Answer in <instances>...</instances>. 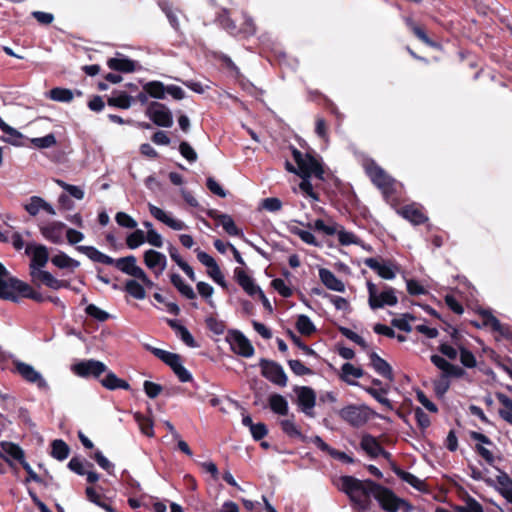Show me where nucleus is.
Wrapping results in <instances>:
<instances>
[{"mask_svg": "<svg viewBox=\"0 0 512 512\" xmlns=\"http://www.w3.org/2000/svg\"><path fill=\"white\" fill-rule=\"evenodd\" d=\"M280 426L282 431L291 438L300 439L302 442H307L308 438L302 434L300 428L296 425L294 421V415H291L290 418L283 419L280 421Z\"/></svg>", "mask_w": 512, "mask_h": 512, "instance_id": "obj_33", "label": "nucleus"}, {"mask_svg": "<svg viewBox=\"0 0 512 512\" xmlns=\"http://www.w3.org/2000/svg\"><path fill=\"white\" fill-rule=\"evenodd\" d=\"M85 312L89 316H91L101 322L106 321L109 318V314L106 311L100 309L99 307H97L94 304H89L86 307Z\"/></svg>", "mask_w": 512, "mask_h": 512, "instance_id": "obj_63", "label": "nucleus"}, {"mask_svg": "<svg viewBox=\"0 0 512 512\" xmlns=\"http://www.w3.org/2000/svg\"><path fill=\"white\" fill-rule=\"evenodd\" d=\"M496 397L502 408L499 409L500 417L512 425V399L503 393H497Z\"/></svg>", "mask_w": 512, "mask_h": 512, "instance_id": "obj_37", "label": "nucleus"}, {"mask_svg": "<svg viewBox=\"0 0 512 512\" xmlns=\"http://www.w3.org/2000/svg\"><path fill=\"white\" fill-rule=\"evenodd\" d=\"M49 98L53 101L69 103L73 100L74 94L70 89L56 87L49 91Z\"/></svg>", "mask_w": 512, "mask_h": 512, "instance_id": "obj_44", "label": "nucleus"}, {"mask_svg": "<svg viewBox=\"0 0 512 512\" xmlns=\"http://www.w3.org/2000/svg\"><path fill=\"white\" fill-rule=\"evenodd\" d=\"M226 341L229 343L234 353L246 358H250L254 355V347L240 331H229L226 336Z\"/></svg>", "mask_w": 512, "mask_h": 512, "instance_id": "obj_10", "label": "nucleus"}, {"mask_svg": "<svg viewBox=\"0 0 512 512\" xmlns=\"http://www.w3.org/2000/svg\"><path fill=\"white\" fill-rule=\"evenodd\" d=\"M480 316L482 318L483 325L490 327L494 332L499 333L501 336L509 338L511 332L508 326L501 324V322L492 315L489 311H481Z\"/></svg>", "mask_w": 512, "mask_h": 512, "instance_id": "obj_27", "label": "nucleus"}, {"mask_svg": "<svg viewBox=\"0 0 512 512\" xmlns=\"http://www.w3.org/2000/svg\"><path fill=\"white\" fill-rule=\"evenodd\" d=\"M69 452H70V449H69L68 445L63 440L57 439L52 442L51 455L55 459H57L59 461H63L69 456Z\"/></svg>", "mask_w": 512, "mask_h": 512, "instance_id": "obj_47", "label": "nucleus"}, {"mask_svg": "<svg viewBox=\"0 0 512 512\" xmlns=\"http://www.w3.org/2000/svg\"><path fill=\"white\" fill-rule=\"evenodd\" d=\"M208 276L222 288L227 287L225 277L217 263L207 269Z\"/></svg>", "mask_w": 512, "mask_h": 512, "instance_id": "obj_55", "label": "nucleus"}, {"mask_svg": "<svg viewBox=\"0 0 512 512\" xmlns=\"http://www.w3.org/2000/svg\"><path fill=\"white\" fill-rule=\"evenodd\" d=\"M114 265L117 269H119L122 273L137 278L138 275H141L143 269L137 265L136 257L133 255H129L126 257H122L119 259H114Z\"/></svg>", "mask_w": 512, "mask_h": 512, "instance_id": "obj_21", "label": "nucleus"}, {"mask_svg": "<svg viewBox=\"0 0 512 512\" xmlns=\"http://www.w3.org/2000/svg\"><path fill=\"white\" fill-rule=\"evenodd\" d=\"M24 209L30 216H36L40 211H44L49 215L54 216L56 211L54 207L39 196H32L29 198L27 203L23 205Z\"/></svg>", "mask_w": 512, "mask_h": 512, "instance_id": "obj_20", "label": "nucleus"}, {"mask_svg": "<svg viewBox=\"0 0 512 512\" xmlns=\"http://www.w3.org/2000/svg\"><path fill=\"white\" fill-rule=\"evenodd\" d=\"M398 213L413 225H420L427 221L426 215L416 204L406 205Z\"/></svg>", "mask_w": 512, "mask_h": 512, "instance_id": "obj_28", "label": "nucleus"}, {"mask_svg": "<svg viewBox=\"0 0 512 512\" xmlns=\"http://www.w3.org/2000/svg\"><path fill=\"white\" fill-rule=\"evenodd\" d=\"M198 293L206 300L208 305L212 308L215 307L214 300L212 299V295L214 293V288L206 283V282H198L196 285Z\"/></svg>", "mask_w": 512, "mask_h": 512, "instance_id": "obj_51", "label": "nucleus"}, {"mask_svg": "<svg viewBox=\"0 0 512 512\" xmlns=\"http://www.w3.org/2000/svg\"><path fill=\"white\" fill-rule=\"evenodd\" d=\"M13 365L15 371L28 383L35 384L40 390H48L49 386L42 374L38 372L32 365L14 360Z\"/></svg>", "mask_w": 512, "mask_h": 512, "instance_id": "obj_8", "label": "nucleus"}, {"mask_svg": "<svg viewBox=\"0 0 512 512\" xmlns=\"http://www.w3.org/2000/svg\"><path fill=\"white\" fill-rule=\"evenodd\" d=\"M261 374L270 382L280 387L287 385V375L281 365L274 361L261 359L259 362Z\"/></svg>", "mask_w": 512, "mask_h": 512, "instance_id": "obj_9", "label": "nucleus"}, {"mask_svg": "<svg viewBox=\"0 0 512 512\" xmlns=\"http://www.w3.org/2000/svg\"><path fill=\"white\" fill-rule=\"evenodd\" d=\"M133 98L125 92L112 95L108 99V105L121 109H128L132 104Z\"/></svg>", "mask_w": 512, "mask_h": 512, "instance_id": "obj_43", "label": "nucleus"}, {"mask_svg": "<svg viewBox=\"0 0 512 512\" xmlns=\"http://www.w3.org/2000/svg\"><path fill=\"white\" fill-rule=\"evenodd\" d=\"M125 291L137 300H143L146 297L144 286L136 280H128L125 283Z\"/></svg>", "mask_w": 512, "mask_h": 512, "instance_id": "obj_46", "label": "nucleus"}, {"mask_svg": "<svg viewBox=\"0 0 512 512\" xmlns=\"http://www.w3.org/2000/svg\"><path fill=\"white\" fill-rule=\"evenodd\" d=\"M148 209H149L150 214L155 219L164 223L169 228L176 230V231H180V230H183L186 228V225L183 221L173 218L172 216H170L168 213H166L161 208L149 203Z\"/></svg>", "mask_w": 512, "mask_h": 512, "instance_id": "obj_19", "label": "nucleus"}, {"mask_svg": "<svg viewBox=\"0 0 512 512\" xmlns=\"http://www.w3.org/2000/svg\"><path fill=\"white\" fill-rule=\"evenodd\" d=\"M72 370L80 377L92 376L97 378L107 370V367L101 361L90 359L73 365Z\"/></svg>", "mask_w": 512, "mask_h": 512, "instance_id": "obj_14", "label": "nucleus"}, {"mask_svg": "<svg viewBox=\"0 0 512 512\" xmlns=\"http://www.w3.org/2000/svg\"><path fill=\"white\" fill-rule=\"evenodd\" d=\"M0 457L8 462H10V459L21 462L25 458L24 451L20 446L7 441L0 443Z\"/></svg>", "mask_w": 512, "mask_h": 512, "instance_id": "obj_30", "label": "nucleus"}, {"mask_svg": "<svg viewBox=\"0 0 512 512\" xmlns=\"http://www.w3.org/2000/svg\"><path fill=\"white\" fill-rule=\"evenodd\" d=\"M292 156L297 164V175L300 177H316L324 179V170L321 163L309 153H302L292 147Z\"/></svg>", "mask_w": 512, "mask_h": 512, "instance_id": "obj_4", "label": "nucleus"}, {"mask_svg": "<svg viewBox=\"0 0 512 512\" xmlns=\"http://www.w3.org/2000/svg\"><path fill=\"white\" fill-rule=\"evenodd\" d=\"M396 475L403 480L404 482L411 485L413 488L424 491L426 489V484L423 480L415 476L414 474L410 472L403 471L401 469L395 470Z\"/></svg>", "mask_w": 512, "mask_h": 512, "instance_id": "obj_40", "label": "nucleus"}, {"mask_svg": "<svg viewBox=\"0 0 512 512\" xmlns=\"http://www.w3.org/2000/svg\"><path fill=\"white\" fill-rule=\"evenodd\" d=\"M290 232L294 235H297L306 244L317 245L316 238L310 231L302 230L297 227H291Z\"/></svg>", "mask_w": 512, "mask_h": 512, "instance_id": "obj_61", "label": "nucleus"}, {"mask_svg": "<svg viewBox=\"0 0 512 512\" xmlns=\"http://www.w3.org/2000/svg\"><path fill=\"white\" fill-rule=\"evenodd\" d=\"M0 130L6 135L4 140L12 145H19L20 140L23 135L16 130L15 128L8 125L1 117H0Z\"/></svg>", "mask_w": 512, "mask_h": 512, "instance_id": "obj_39", "label": "nucleus"}, {"mask_svg": "<svg viewBox=\"0 0 512 512\" xmlns=\"http://www.w3.org/2000/svg\"><path fill=\"white\" fill-rule=\"evenodd\" d=\"M367 174L372 182L383 192L388 198L394 191V180L385 173L378 165L371 163L366 168Z\"/></svg>", "mask_w": 512, "mask_h": 512, "instance_id": "obj_7", "label": "nucleus"}, {"mask_svg": "<svg viewBox=\"0 0 512 512\" xmlns=\"http://www.w3.org/2000/svg\"><path fill=\"white\" fill-rule=\"evenodd\" d=\"M431 362L447 376L448 378H462L465 375V370L458 365H454L440 355H432Z\"/></svg>", "mask_w": 512, "mask_h": 512, "instance_id": "obj_18", "label": "nucleus"}, {"mask_svg": "<svg viewBox=\"0 0 512 512\" xmlns=\"http://www.w3.org/2000/svg\"><path fill=\"white\" fill-rule=\"evenodd\" d=\"M76 249L79 252L86 255L90 260H92L94 262L102 263V264H106V265H112L114 263V259L112 257L102 253L101 251H99L98 249H96L93 246L81 245V246H77Z\"/></svg>", "mask_w": 512, "mask_h": 512, "instance_id": "obj_32", "label": "nucleus"}, {"mask_svg": "<svg viewBox=\"0 0 512 512\" xmlns=\"http://www.w3.org/2000/svg\"><path fill=\"white\" fill-rule=\"evenodd\" d=\"M30 275L34 283L43 284L53 290L69 287V282L55 278L46 270L37 269Z\"/></svg>", "mask_w": 512, "mask_h": 512, "instance_id": "obj_16", "label": "nucleus"}, {"mask_svg": "<svg viewBox=\"0 0 512 512\" xmlns=\"http://www.w3.org/2000/svg\"><path fill=\"white\" fill-rule=\"evenodd\" d=\"M234 278L241 288L249 295L254 296L260 291V287L255 284L254 279L249 276L245 270L236 267L234 269Z\"/></svg>", "mask_w": 512, "mask_h": 512, "instance_id": "obj_23", "label": "nucleus"}, {"mask_svg": "<svg viewBox=\"0 0 512 512\" xmlns=\"http://www.w3.org/2000/svg\"><path fill=\"white\" fill-rule=\"evenodd\" d=\"M217 219L227 234L231 236H239L241 234V231L237 228L230 215L220 214Z\"/></svg>", "mask_w": 512, "mask_h": 512, "instance_id": "obj_48", "label": "nucleus"}, {"mask_svg": "<svg viewBox=\"0 0 512 512\" xmlns=\"http://www.w3.org/2000/svg\"><path fill=\"white\" fill-rule=\"evenodd\" d=\"M51 262L59 269H76L79 267V261L71 258L64 252H59L51 258Z\"/></svg>", "mask_w": 512, "mask_h": 512, "instance_id": "obj_36", "label": "nucleus"}, {"mask_svg": "<svg viewBox=\"0 0 512 512\" xmlns=\"http://www.w3.org/2000/svg\"><path fill=\"white\" fill-rule=\"evenodd\" d=\"M25 253L31 256L30 273L45 267L49 260V253L46 246L42 244L29 243L25 247Z\"/></svg>", "mask_w": 512, "mask_h": 512, "instance_id": "obj_12", "label": "nucleus"}, {"mask_svg": "<svg viewBox=\"0 0 512 512\" xmlns=\"http://www.w3.org/2000/svg\"><path fill=\"white\" fill-rule=\"evenodd\" d=\"M374 414V411L365 404H350L339 411L340 418L354 428H360L367 424Z\"/></svg>", "mask_w": 512, "mask_h": 512, "instance_id": "obj_5", "label": "nucleus"}, {"mask_svg": "<svg viewBox=\"0 0 512 512\" xmlns=\"http://www.w3.org/2000/svg\"><path fill=\"white\" fill-rule=\"evenodd\" d=\"M455 345L459 349L460 362L466 368H475L477 360L474 354L466 347L464 341H455Z\"/></svg>", "mask_w": 512, "mask_h": 512, "instance_id": "obj_35", "label": "nucleus"}, {"mask_svg": "<svg viewBox=\"0 0 512 512\" xmlns=\"http://www.w3.org/2000/svg\"><path fill=\"white\" fill-rule=\"evenodd\" d=\"M341 333L349 340L353 341L354 343H356L357 345H359L362 349L364 350H368L369 348V345L368 343L364 340L363 337H361L360 335H358L356 332L352 331L351 329L349 328H341Z\"/></svg>", "mask_w": 512, "mask_h": 512, "instance_id": "obj_57", "label": "nucleus"}, {"mask_svg": "<svg viewBox=\"0 0 512 512\" xmlns=\"http://www.w3.org/2000/svg\"><path fill=\"white\" fill-rule=\"evenodd\" d=\"M433 387L438 397H443L450 387V381L442 372L439 379L433 381Z\"/></svg>", "mask_w": 512, "mask_h": 512, "instance_id": "obj_53", "label": "nucleus"}, {"mask_svg": "<svg viewBox=\"0 0 512 512\" xmlns=\"http://www.w3.org/2000/svg\"><path fill=\"white\" fill-rule=\"evenodd\" d=\"M313 228L317 231H321L326 235L332 236L337 232V225L335 223L326 224L323 220L317 219L313 224Z\"/></svg>", "mask_w": 512, "mask_h": 512, "instance_id": "obj_62", "label": "nucleus"}, {"mask_svg": "<svg viewBox=\"0 0 512 512\" xmlns=\"http://www.w3.org/2000/svg\"><path fill=\"white\" fill-rule=\"evenodd\" d=\"M459 512H484L482 505L473 498H469L465 505L458 508Z\"/></svg>", "mask_w": 512, "mask_h": 512, "instance_id": "obj_64", "label": "nucleus"}, {"mask_svg": "<svg viewBox=\"0 0 512 512\" xmlns=\"http://www.w3.org/2000/svg\"><path fill=\"white\" fill-rule=\"evenodd\" d=\"M319 278L327 289L341 293L345 292V284L329 269H319Z\"/></svg>", "mask_w": 512, "mask_h": 512, "instance_id": "obj_29", "label": "nucleus"}, {"mask_svg": "<svg viewBox=\"0 0 512 512\" xmlns=\"http://www.w3.org/2000/svg\"><path fill=\"white\" fill-rule=\"evenodd\" d=\"M101 384L109 390H128L130 388V385L127 381L118 378L113 372L107 373L106 376L101 380Z\"/></svg>", "mask_w": 512, "mask_h": 512, "instance_id": "obj_38", "label": "nucleus"}, {"mask_svg": "<svg viewBox=\"0 0 512 512\" xmlns=\"http://www.w3.org/2000/svg\"><path fill=\"white\" fill-rule=\"evenodd\" d=\"M296 328L302 335L309 336L315 332L316 328L311 319L304 314L298 316L296 321Z\"/></svg>", "mask_w": 512, "mask_h": 512, "instance_id": "obj_45", "label": "nucleus"}, {"mask_svg": "<svg viewBox=\"0 0 512 512\" xmlns=\"http://www.w3.org/2000/svg\"><path fill=\"white\" fill-rule=\"evenodd\" d=\"M370 365L377 374L388 379L389 381L394 380L392 367L390 364L381 358L376 352L369 353Z\"/></svg>", "mask_w": 512, "mask_h": 512, "instance_id": "obj_25", "label": "nucleus"}, {"mask_svg": "<svg viewBox=\"0 0 512 512\" xmlns=\"http://www.w3.org/2000/svg\"><path fill=\"white\" fill-rule=\"evenodd\" d=\"M31 143L39 149L50 148L56 145L54 134L50 133L43 137L32 138Z\"/></svg>", "mask_w": 512, "mask_h": 512, "instance_id": "obj_54", "label": "nucleus"}, {"mask_svg": "<svg viewBox=\"0 0 512 512\" xmlns=\"http://www.w3.org/2000/svg\"><path fill=\"white\" fill-rule=\"evenodd\" d=\"M364 371L360 367H356L353 364L346 362L341 366L339 378L351 386L358 385L356 379L363 377Z\"/></svg>", "mask_w": 512, "mask_h": 512, "instance_id": "obj_26", "label": "nucleus"}, {"mask_svg": "<svg viewBox=\"0 0 512 512\" xmlns=\"http://www.w3.org/2000/svg\"><path fill=\"white\" fill-rule=\"evenodd\" d=\"M115 220L119 226L124 228L134 229L137 227V222L125 212H118Z\"/></svg>", "mask_w": 512, "mask_h": 512, "instance_id": "obj_60", "label": "nucleus"}, {"mask_svg": "<svg viewBox=\"0 0 512 512\" xmlns=\"http://www.w3.org/2000/svg\"><path fill=\"white\" fill-rule=\"evenodd\" d=\"M455 341H464L460 333L454 329L450 335V342L442 340L438 346L439 352L449 360H455L459 354V349Z\"/></svg>", "mask_w": 512, "mask_h": 512, "instance_id": "obj_22", "label": "nucleus"}, {"mask_svg": "<svg viewBox=\"0 0 512 512\" xmlns=\"http://www.w3.org/2000/svg\"><path fill=\"white\" fill-rule=\"evenodd\" d=\"M336 234L338 236V241L341 245H351L359 243V239L354 233L346 231L343 228L339 229L337 227Z\"/></svg>", "mask_w": 512, "mask_h": 512, "instance_id": "obj_56", "label": "nucleus"}, {"mask_svg": "<svg viewBox=\"0 0 512 512\" xmlns=\"http://www.w3.org/2000/svg\"><path fill=\"white\" fill-rule=\"evenodd\" d=\"M144 263L156 277H159L166 268L167 258L163 253L150 249L144 253Z\"/></svg>", "mask_w": 512, "mask_h": 512, "instance_id": "obj_17", "label": "nucleus"}, {"mask_svg": "<svg viewBox=\"0 0 512 512\" xmlns=\"http://www.w3.org/2000/svg\"><path fill=\"white\" fill-rule=\"evenodd\" d=\"M150 97L155 99H164L166 95V87L160 81H151L143 86Z\"/></svg>", "mask_w": 512, "mask_h": 512, "instance_id": "obj_42", "label": "nucleus"}, {"mask_svg": "<svg viewBox=\"0 0 512 512\" xmlns=\"http://www.w3.org/2000/svg\"><path fill=\"white\" fill-rule=\"evenodd\" d=\"M20 297L39 303L47 300V297L34 290L29 284L10 276L7 269L0 263V298L18 302Z\"/></svg>", "mask_w": 512, "mask_h": 512, "instance_id": "obj_2", "label": "nucleus"}, {"mask_svg": "<svg viewBox=\"0 0 512 512\" xmlns=\"http://www.w3.org/2000/svg\"><path fill=\"white\" fill-rule=\"evenodd\" d=\"M368 291V305L372 310L384 308L385 306H395L398 303L396 290L388 285L379 288L375 283L368 280L366 282Z\"/></svg>", "mask_w": 512, "mask_h": 512, "instance_id": "obj_3", "label": "nucleus"}, {"mask_svg": "<svg viewBox=\"0 0 512 512\" xmlns=\"http://www.w3.org/2000/svg\"><path fill=\"white\" fill-rule=\"evenodd\" d=\"M360 446L369 456L373 458H376L380 455H383L386 458L390 456V454L383 449L378 440L370 434H365L362 436Z\"/></svg>", "mask_w": 512, "mask_h": 512, "instance_id": "obj_24", "label": "nucleus"}, {"mask_svg": "<svg viewBox=\"0 0 512 512\" xmlns=\"http://www.w3.org/2000/svg\"><path fill=\"white\" fill-rule=\"evenodd\" d=\"M271 285L284 298H288L293 294L291 287L281 278L272 280Z\"/></svg>", "mask_w": 512, "mask_h": 512, "instance_id": "obj_58", "label": "nucleus"}, {"mask_svg": "<svg viewBox=\"0 0 512 512\" xmlns=\"http://www.w3.org/2000/svg\"><path fill=\"white\" fill-rule=\"evenodd\" d=\"M134 419L137 422L141 432L144 435H146L148 437L154 436L153 422L150 418H148L140 413H135Z\"/></svg>", "mask_w": 512, "mask_h": 512, "instance_id": "obj_49", "label": "nucleus"}, {"mask_svg": "<svg viewBox=\"0 0 512 512\" xmlns=\"http://www.w3.org/2000/svg\"><path fill=\"white\" fill-rule=\"evenodd\" d=\"M146 116L157 126L169 128L173 124L170 110L159 102H152L146 109Z\"/></svg>", "mask_w": 512, "mask_h": 512, "instance_id": "obj_11", "label": "nucleus"}, {"mask_svg": "<svg viewBox=\"0 0 512 512\" xmlns=\"http://www.w3.org/2000/svg\"><path fill=\"white\" fill-rule=\"evenodd\" d=\"M145 242V233L140 229H136L129 234L126 239V244L130 249H136Z\"/></svg>", "mask_w": 512, "mask_h": 512, "instance_id": "obj_52", "label": "nucleus"}, {"mask_svg": "<svg viewBox=\"0 0 512 512\" xmlns=\"http://www.w3.org/2000/svg\"><path fill=\"white\" fill-rule=\"evenodd\" d=\"M107 65L112 70L124 73L133 72L136 67L135 61L125 57L120 53H118L116 57L108 59Z\"/></svg>", "mask_w": 512, "mask_h": 512, "instance_id": "obj_31", "label": "nucleus"}, {"mask_svg": "<svg viewBox=\"0 0 512 512\" xmlns=\"http://www.w3.org/2000/svg\"><path fill=\"white\" fill-rule=\"evenodd\" d=\"M415 320V317L409 313L402 314L399 318H394L391 322L392 326L405 332H411V321Z\"/></svg>", "mask_w": 512, "mask_h": 512, "instance_id": "obj_50", "label": "nucleus"}, {"mask_svg": "<svg viewBox=\"0 0 512 512\" xmlns=\"http://www.w3.org/2000/svg\"><path fill=\"white\" fill-rule=\"evenodd\" d=\"M297 395V402L306 415L313 416V408L316 404V394L314 390L307 386H302L295 389Z\"/></svg>", "mask_w": 512, "mask_h": 512, "instance_id": "obj_15", "label": "nucleus"}, {"mask_svg": "<svg viewBox=\"0 0 512 512\" xmlns=\"http://www.w3.org/2000/svg\"><path fill=\"white\" fill-rule=\"evenodd\" d=\"M66 225L60 221H50L39 225L41 235L53 244H62L64 242V232Z\"/></svg>", "mask_w": 512, "mask_h": 512, "instance_id": "obj_13", "label": "nucleus"}, {"mask_svg": "<svg viewBox=\"0 0 512 512\" xmlns=\"http://www.w3.org/2000/svg\"><path fill=\"white\" fill-rule=\"evenodd\" d=\"M152 353L162 360L165 364L171 367L173 369L175 366L178 365V363L181 362V357L172 352H168L166 350L160 349V348H153Z\"/></svg>", "mask_w": 512, "mask_h": 512, "instance_id": "obj_41", "label": "nucleus"}, {"mask_svg": "<svg viewBox=\"0 0 512 512\" xmlns=\"http://www.w3.org/2000/svg\"><path fill=\"white\" fill-rule=\"evenodd\" d=\"M334 484L339 491L348 496L353 512H369L372 505L371 497L376 499L381 508L387 512H412L413 510V506L408 502L372 480H360L344 475Z\"/></svg>", "mask_w": 512, "mask_h": 512, "instance_id": "obj_1", "label": "nucleus"}, {"mask_svg": "<svg viewBox=\"0 0 512 512\" xmlns=\"http://www.w3.org/2000/svg\"><path fill=\"white\" fill-rule=\"evenodd\" d=\"M499 483L501 484V494L502 496L512 504V480L504 475L503 477L498 478Z\"/></svg>", "mask_w": 512, "mask_h": 512, "instance_id": "obj_59", "label": "nucleus"}, {"mask_svg": "<svg viewBox=\"0 0 512 512\" xmlns=\"http://www.w3.org/2000/svg\"><path fill=\"white\" fill-rule=\"evenodd\" d=\"M269 407L275 414L285 416L288 414L289 405L286 398L280 394H271L268 398Z\"/></svg>", "mask_w": 512, "mask_h": 512, "instance_id": "obj_34", "label": "nucleus"}, {"mask_svg": "<svg viewBox=\"0 0 512 512\" xmlns=\"http://www.w3.org/2000/svg\"><path fill=\"white\" fill-rule=\"evenodd\" d=\"M364 264L385 280H393L399 271L398 265L393 260L370 257L364 259Z\"/></svg>", "mask_w": 512, "mask_h": 512, "instance_id": "obj_6", "label": "nucleus"}]
</instances>
